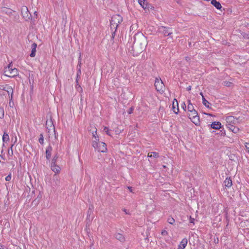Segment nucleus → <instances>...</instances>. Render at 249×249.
<instances>
[{"mask_svg": "<svg viewBox=\"0 0 249 249\" xmlns=\"http://www.w3.org/2000/svg\"><path fill=\"white\" fill-rule=\"evenodd\" d=\"M147 45V40L142 34H139L134 36V41L133 49L136 50L137 53L142 52Z\"/></svg>", "mask_w": 249, "mask_h": 249, "instance_id": "nucleus-1", "label": "nucleus"}, {"mask_svg": "<svg viewBox=\"0 0 249 249\" xmlns=\"http://www.w3.org/2000/svg\"><path fill=\"white\" fill-rule=\"evenodd\" d=\"M187 103L188 115L189 118L196 125H199L200 124V121L197 112L195 109L194 107L191 103L190 100H188Z\"/></svg>", "mask_w": 249, "mask_h": 249, "instance_id": "nucleus-2", "label": "nucleus"}, {"mask_svg": "<svg viewBox=\"0 0 249 249\" xmlns=\"http://www.w3.org/2000/svg\"><path fill=\"white\" fill-rule=\"evenodd\" d=\"M4 74L6 76L13 77L18 75V71L16 68H13L11 64H10L4 68Z\"/></svg>", "mask_w": 249, "mask_h": 249, "instance_id": "nucleus-3", "label": "nucleus"}, {"mask_svg": "<svg viewBox=\"0 0 249 249\" xmlns=\"http://www.w3.org/2000/svg\"><path fill=\"white\" fill-rule=\"evenodd\" d=\"M92 146L98 152H106L107 150L106 143L99 141H93Z\"/></svg>", "mask_w": 249, "mask_h": 249, "instance_id": "nucleus-4", "label": "nucleus"}, {"mask_svg": "<svg viewBox=\"0 0 249 249\" xmlns=\"http://www.w3.org/2000/svg\"><path fill=\"white\" fill-rule=\"evenodd\" d=\"M122 20L123 18L120 15H115L113 16L112 17L110 21L111 28L112 29H115V30H116L118 26L119 25V24L121 23Z\"/></svg>", "mask_w": 249, "mask_h": 249, "instance_id": "nucleus-5", "label": "nucleus"}, {"mask_svg": "<svg viewBox=\"0 0 249 249\" xmlns=\"http://www.w3.org/2000/svg\"><path fill=\"white\" fill-rule=\"evenodd\" d=\"M21 14L26 21H28L31 19V15L28 9L26 6H22L21 8Z\"/></svg>", "mask_w": 249, "mask_h": 249, "instance_id": "nucleus-6", "label": "nucleus"}, {"mask_svg": "<svg viewBox=\"0 0 249 249\" xmlns=\"http://www.w3.org/2000/svg\"><path fill=\"white\" fill-rule=\"evenodd\" d=\"M154 85L157 91L160 92L164 91V85L160 79L156 78Z\"/></svg>", "mask_w": 249, "mask_h": 249, "instance_id": "nucleus-7", "label": "nucleus"}, {"mask_svg": "<svg viewBox=\"0 0 249 249\" xmlns=\"http://www.w3.org/2000/svg\"><path fill=\"white\" fill-rule=\"evenodd\" d=\"M159 32L164 35L165 36H167L171 35L172 32L171 28L165 26H161L159 28Z\"/></svg>", "mask_w": 249, "mask_h": 249, "instance_id": "nucleus-8", "label": "nucleus"}, {"mask_svg": "<svg viewBox=\"0 0 249 249\" xmlns=\"http://www.w3.org/2000/svg\"><path fill=\"white\" fill-rule=\"evenodd\" d=\"M225 120L227 124V126L235 124V123L238 122V119L232 116L226 117Z\"/></svg>", "mask_w": 249, "mask_h": 249, "instance_id": "nucleus-9", "label": "nucleus"}, {"mask_svg": "<svg viewBox=\"0 0 249 249\" xmlns=\"http://www.w3.org/2000/svg\"><path fill=\"white\" fill-rule=\"evenodd\" d=\"M3 90L6 91L8 93L9 96H11V100H12L13 93L12 88L9 85H6L3 87Z\"/></svg>", "mask_w": 249, "mask_h": 249, "instance_id": "nucleus-10", "label": "nucleus"}, {"mask_svg": "<svg viewBox=\"0 0 249 249\" xmlns=\"http://www.w3.org/2000/svg\"><path fill=\"white\" fill-rule=\"evenodd\" d=\"M188 241L187 238H183L178 246V249H184L187 246Z\"/></svg>", "mask_w": 249, "mask_h": 249, "instance_id": "nucleus-11", "label": "nucleus"}, {"mask_svg": "<svg viewBox=\"0 0 249 249\" xmlns=\"http://www.w3.org/2000/svg\"><path fill=\"white\" fill-rule=\"evenodd\" d=\"M221 127V124L219 122H214L211 124V128L214 129H219Z\"/></svg>", "mask_w": 249, "mask_h": 249, "instance_id": "nucleus-12", "label": "nucleus"}, {"mask_svg": "<svg viewBox=\"0 0 249 249\" xmlns=\"http://www.w3.org/2000/svg\"><path fill=\"white\" fill-rule=\"evenodd\" d=\"M211 4L218 10L221 9L222 8V6L220 2L217 1L216 0H212Z\"/></svg>", "mask_w": 249, "mask_h": 249, "instance_id": "nucleus-13", "label": "nucleus"}, {"mask_svg": "<svg viewBox=\"0 0 249 249\" xmlns=\"http://www.w3.org/2000/svg\"><path fill=\"white\" fill-rule=\"evenodd\" d=\"M37 45L36 43H33L32 45V52L30 54L31 57H34L36 55V48Z\"/></svg>", "mask_w": 249, "mask_h": 249, "instance_id": "nucleus-14", "label": "nucleus"}, {"mask_svg": "<svg viewBox=\"0 0 249 249\" xmlns=\"http://www.w3.org/2000/svg\"><path fill=\"white\" fill-rule=\"evenodd\" d=\"M224 185L227 187H230L232 185V181L230 178H226L224 181Z\"/></svg>", "mask_w": 249, "mask_h": 249, "instance_id": "nucleus-15", "label": "nucleus"}, {"mask_svg": "<svg viewBox=\"0 0 249 249\" xmlns=\"http://www.w3.org/2000/svg\"><path fill=\"white\" fill-rule=\"evenodd\" d=\"M52 149L51 146H48L46 150V158L49 160L51 155V152H52Z\"/></svg>", "mask_w": 249, "mask_h": 249, "instance_id": "nucleus-16", "label": "nucleus"}, {"mask_svg": "<svg viewBox=\"0 0 249 249\" xmlns=\"http://www.w3.org/2000/svg\"><path fill=\"white\" fill-rule=\"evenodd\" d=\"M228 128H229L231 131H232L234 133H237L239 132V128L233 125L228 126Z\"/></svg>", "mask_w": 249, "mask_h": 249, "instance_id": "nucleus-17", "label": "nucleus"}, {"mask_svg": "<svg viewBox=\"0 0 249 249\" xmlns=\"http://www.w3.org/2000/svg\"><path fill=\"white\" fill-rule=\"evenodd\" d=\"M2 11L3 13H4L5 14H7L9 16H11L14 12L12 9L7 8H4L2 10Z\"/></svg>", "mask_w": 249, "mask_h": 249, "instance_id": "nucleus-18", "label": "nucleus"}, {"mask_svg": "<svg viewBox=\"0 0 249 249\" xmlns=\"http://www.w3.org/2000/svg\"><path fill=\"white\" fill-rule=\"evenodd\" d=\"M52 124H52L51 121H46V125L47 128H48V126H50V129L52 130L53 133H54V126L53 125H52Z\"/></svg>", "mask_w": 249, "mask_h": 249, "instance_id": "nucleus-19", "label": "nucleus"}, {"mask_svg": "<svg viewBox=\"0 0 249 249\" xmlns=\"http://www.w3.org/2000/svg\"><path fill=\"white\" fill-rule=\"evenodd\" d=\"M115 237L117 239L119 240L121 242H124V236L119 233L116 234Z\"/></svg>", "mask_w": 249, "mask_h": 249, "instance_id": "nucleus-20", "label": "nucleus"}, {"mask_svg": "<svg viewBox=\"0 0 249 249\" xmlns=\"http://www.w3.org/2000/svg\"><path fill=\"white\" fill-rule=\"evenodd\" d=\"M52 169L54 173H58L60 171V168L54 164L52 166Z\"/></svg>", "mask_w": 249, "mask_h": 249, "instance_id": "nucleus-21", "label": "nucleus"}, {"mask_svg": "<svg viewBox=\"0 0 249 249\" xmlns=\"http://www.w3.org/2000/svg\"><path fill=\"white\" fill-rule=\"evenodd\" d=\"M148 157L150 158L154 157L157 158L159 157V154L155 152H149L148 154Z\"/></svg>", "mask_w": 249, "mask_h": 249, "instance_id": "nucleus-22", "label": "nucleus"}, {"mask_svg": "<svg viewBox=\"0 0 249 249\" xmlns=\"http://www.w3.org/2000/svg\"><path fill=\"white\" fill-rule=\"evenodd\" d=\"M2 141L3 142H7L9 141V135L6 132H4V134L2 136Z\"/></svg>", "mask_w": 249, "mask_h": 249, "instance_id": "nucleus-23", "label": "nucleus"}, {"mask_svg": "<svg viewBox=\"0 0 249 249\" xmlns=\"http://www.w3.org/2000/svg\"><path fill=\"white\" fill-rule=\"evenodd\" d=\"M145 0H138L139 4L144 9L146 8L145 5Z\"/></svg>", "mask_w": 249, "mask_h": 249, "instance_id": "nucleus-24", "label": "nucleus"}, {"mask_svg": "<svg viewBox=\"0 0 249 249\" xmlns=\"http://www.w3.org/2000/svg\"><path fill=\"white\" fill-rule=\"evenodd\" d=\"M96 134H97V130H96L95 131V132H94V131L92 132L93 137L94 138V141H99V137L98 136H96Z\"/></svg>", "mask_w": 249, "mask_h": 249, "instance_id": "nucleus-25", "label": "nucleus"}, {"mask_svg": "<svg viewBox=\"0 0 249 249\" xmlns=\"http://www.w3.org/2000/svg\"><path fill=\"white\" fill-rule=\"evenodd\" d=\"M168 222L172 225H174L175 223V220L173 217H169L167 219Z\"/></svg>", "mask_w": 249, "mask_h": 249, "instance_id": "nucleus-26", "label": "nucleus"}, {"mask_svg": "<svg viewBox=\"0 0 249 249\" xmlns=\"http://www.w3.org/2000/svg\"><path fill=\"white\" fill-rule=\"evenodd\" d=\"M104 131L109 136H111V130L108 129L107 127H105Z\"/></svg>", "mask_w": 249, "mask_h": 249, "instance_id": "nucleus-27", "label": "nucleus"}, {"mask_svg": "<svg viewBox=\"0 0 249 249\" xmlns=\"http://www.w3.org/2000/svg\"><path fill=\"white\" fill-rule=\"evenodd\" d=\"M38 141L40 143H41V144L43 143L44 138H43V136L42 134H40V135L39 136V138Z\"/></svg>", "mask_w": 249, "mask_h": 249, "instance_id": "nucleus-28", "label": "nucleus"}, {"mask_svg": "<svg viewBox=\"0 0 249 249\" xmlns=\"http://www.w3.org/2000/svg\"><path fill=\"white\" fill-rule=\"evenodd\" d=\"M203 104L207 107L210 108L209 105H210V103L207 100H204V102H202Z\"/></svg>", "mask_w": 249, "mask_h": 249, "instance_id": "nucleus-29", "label": "nucleus"}, {"mask_svg": "<svg viewBox=\"0 0 249 249\" xmlns=\"http://www.w3.org/2000/svg\"><path fill=\"white\" fill-rule=\"evenodd\" d=\"M13 145H12L11 147L9 148L8 149V155L9 156H11L12 155H13V150H12V147H13Z\"/></svg>", "mask_w": 249, "mask_h": 249, "instance_id": "nucleus-30", "label": "nucleus"}, {"mask_svg": "<svg viewBox=\"0 0 249 249\" xmlns=\"http://www.w3.org/2000/svg\"><path fill=\"white\" fill-rule=\"evenodd\" d=\"M4 117V109L3 108H0V118Z\"/></svg>", "mask_w": 249, "mask_h": 249, "instance_id": "nucleus-31", "label": "nucleus"}, {"mask_svg": "<svg viewBox=\"0 0 249 249\" xmlns=\"http://www.w3.org/2000/svg\"><path fill=\"white\" fill-rule=\"evenodd\" d=\"M231 83L230 82H229V81H225L224 82V85L226 87H230V86H231Z\"/></svg>", "mask_w": 249, "mask_h": 249, "instance_id": "nucleus-32", "label": "nucleus"}, {"mask_svg": "<svg viewBox=\"0 0 249 249\" xmlns=\"http://www.w3.org/2000/svg\"><path fill=\"white\" fill-rule=\"evenodd\" d=\"M11 179V174H10L9 175H8L5 178V180L6 181H10V180Z\"/></svg>", "mask_w": 249, "mask_h": 249, "instance_id": "nucleus-33", "label": "nucleus"}, {"mask_svg": "<svg viewBox=\"0 0 249 249\" xmlns=\"http://www.w3.org/2000/svg\"><path fill=\"white\" fill-rule=\"evenodd\" d=\"M245 146L246 147V148L247 150V151L249 153V143H245Z\"/></svg>", "mask_w": 249, "mask_h": 249, "instance_id": "nucleus-34", "label": "nucleus"}, {"mask_svg": "<svg viewBox=\"0 0 249 249\" xmlns=\"http://www.w3.org/2000/svg\"><path fill=\"white\" fill-rule=\"evenodd\" d=\"M161 234L163 236L167 235L168 234V232L166 230H163L161 232Z\"/></svg>", "mask_w": 249, "mask_h": 249, "instance_id": "nucleus-35", "label": "nucleus"}, {"mask_svg": "<svg viewBox=\"0 0 249 249\" xmlns=\"http://www.w3.org/2000/svg\"><path fill=\"white\" fill-rule=\"evenodd\" d=\"M181 107L183 108V109L184 110H186L185 108H186V105H185V103H183L181 104Z\"/></svg>", "mask_w": 249, "mask_h": 249, "instance_id": "nucleus-36", "label": "nucleus"}, {"mask_svg": "<svg viewBox=\"0 0 249 249\" xmlns=\"http://www.w3.org/2000/svg\"><path fill=\"white\" fill-rule=\"evenodd\" d=\"M194 221H195V219L194 218L190 217V223L194 224Z\"/></svg>", "mask_w": 249, "mask_h": 249, "instance_id": "nucleus-37", "label": "nucleus"}, {"mask_svg": "<svg viewBox=\"0 0 249 249\" xmlns=\"http://www.w3.org/2000/svg\"><path fill=\"white\" fill-rule=\"evenodd\" d=\"M2 153H3V150H2V151H1V154H2ZM0 158H1L2 160H5L4 156L2 154H1V155H0Z\"/></svg>", "mask_w": 249, "mask_h": 249, "instance_id": "nucleus-38", "label": "nucleus"}, {"mask_svg": "<svg viewBox=\"0 0 249 249\" xmlns=\"http://www.w3.org/2000/svg\"><path fill=\"white\" fill-rule=\"evenodd\" d=\"M123 211L125 213V214H129V213L127 212V210L125 209H123Z\"/></svg>", "mask_w": 249, "mask_h": 249, "instance_id": "nucleus-39", "label": "nucleus"}, {"mask_svg": "<svg viewBox=\"0 0 249 249\" xmlns=\"http://www.w3.org/2000/svg\"><path fill=\"white\" fill-rule=\"evenodd\" d=\"M127 188H128V189H129V190L131 192L133 193V189H132V187H129V186H128V187H127Z\"/></svg>", "mask_w": 249, "mask_h": 249, "instance_id": "nucleus-40", "label": "nucleus"}, {"mask_svg": "<svg viewBox=\"0 0 249 249\" xmlns=\"http://www.w3.org/2000/svg\"><path fill=\"white\" fill-rule=\"evenodd\" d=\"M191 89V86H189L187 88V90L189 91Z\"/></svg>", "mask_w": 249, "mask_h": 249, "instance_id": "nucleus-41", "label": "nucleus"}, {"mask_svg": "<svg viewBox=\"0 0 249 249\" xmlns=\"http://www.w3.org/2000/svg\"><path fill=\"white\" fill-rule=\"evenodd\" d=\"M34 16L36 17V18H37V12L35 11L34 12Z\"/></svg>", "mask_w": 249, "mask_h": 249, "instance_id": "nucleus-42", "label": "nucleus"}, {"mask_svg": "<svg viewBox=\"0 0 249 249\" xmlns=\"http://www.w3.org/2000/svg\"><path fill=\"white\" fill-rule=\"evenodd\" d=\"M177 111H176V110H174V112L175 113H176V114H177V113H178V108L177 109Z\"/></svg>", "mask_w": 249, "mask_h": 249, "instance_id": "nucleus-43", "label": "nucleus"}, {"mask_svg": "<svg viewBox=\"0 0 249 249\" xmlns=\"http://www.w3.org/2000/svg\"><path fill=\"white\" fill-rule=\"evenodd\" d=\"M0 249H4V247L0 244Z\"/></svg>", "mask_w": 249, "mask_h": 249, "instance_id": "nucleus-44", "label": "nucleus"}, {"mask_svg": "<svg viewBox=\"0 0 249 249\" xmlns=\"http://www.w3.org/2000/svg\"><path fill=\"white\" fill-rule=\"evenodd\" d=\"M204 100H206V99L204 98V96L202 95V102H204Z\"/></svg>", "mask_w": 249, "mask_h": 249, "instance_id": "nucleus-45", "label": "nucleus"}, {"mask_svg": "<svg viewBox=\"0 0 249 249\" xmlns=\"http://www.w3.org/2000/svg\"><path fill=\"white\" fill-rule=\"evenodd\" d=\"M174 100L176 101L177 105H178V103L177 100L176 99H175Z\"/></svg>", "mask_w": 249, "mask_h": 249, "instance_id": "nucleus-46", "label": "nucleus"}, {"mask_svg": "<svg viewBox=\"0 0 249 249\" xmlns=\"http://www.w3.org/2000/svg\"><path fill=\"white\" fill-rule=\"evenodd\" d=\"M174 104H175V103H174V102H173V107H174Z\"/></svg>", "mask_w": 249, "mask_h": 249, "instance_id": "nucleus-47", "label": "nucleus"}, {"mask_svg": "<svg viewBox=\"0 0 249 249\" xmlns=\"http://www.w3.org/2000/svg\"><path fill=\"white\" fill-rule=\"evenodd\" d=\"M200 95H201L202 96V95H203L202 92H201V93H200Z\"/></svg>", "mask_w": 249, "mask_h": 249, "instance_id": "nucleus-48", "label": "nucleus"}, {"mask_svg": "<svg viewBox=\"0 0 249 249\" xmlns=\"http://www.w3.org/2000/svg\"><path fill=\"white\" fill-rule=\"evenodd\" d=\"M131 110H129V113H131Z\"/></svg>", "mask_w": 249, "mask_h": 249, "instance_id": "nucleus-49", "label": "nucleus"}, {"mask_svg": "<svg viewBox=\"0 0 249 249\" xmlns=\"http://www.w3.org/2000/svg\"><path fill=\"white\" fill-rule=\"evenodd\" d=\"M131 110H129V113H131Z\"/></svg>", "mask_w": 249, "mask_h": 249, "instance_id": "nucleus-50", "label": "nucleus"}, {"mask_svg": "<svg viewBox=\"0 0 249 249\" xmlns=\"http://www.w3.org/2000/svg\"><path fill=\"white\" fill-rule=\"evenodd\" d=\"M206 1H210V0H205Z\"/></svg>", "mask_w": 249, "mask_h": 249, "instance_id": "nucleus-51", "label": "nucleus"}, {"mask_svg": "<svg viewBox=\"0 0 249 249\" xmlns=\"http://www.w3.org/2000/svg\"><path fill=\"white\" fill-rule=\"evenodd\" d=\"M248 38H249V35H248Z\"/></svg>", "mask_w": 249, "mask_h": 249, "instance_id": "nucleus-52", "label": "nucleus"}]
</instances>
